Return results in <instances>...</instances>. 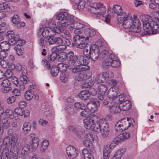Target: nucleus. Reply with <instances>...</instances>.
Instances as JSON below:
<instances>
[{
    "mask_svg": "<svg viewBox=\"0 0 159 159\" xmlns=\"http://www.w3.org/2000/svg\"><path fill=\"white\" fill-rule=\"evenodd\" d=\"M148 16H142L140 17L143 24L144 31L142 33V36L149 34H155L159 32V25L158 24Z\"/></svg>",
    "mask_w": 159,
    "mask_h": 159,
    "instance_id": "f257e3e1",
    "label": "nucleus"
},
{
    "mask_svg": "<svg viewBox=\"0 0 159 159\" xmlns=\"http://www.w3.org/2000/svg\"><path fill=\"white\" fill-rule=\"evenodd\" d=\"M121 21H118L119 23H123V26L125 29H130L131 32L139 33L141 32L140 23L138 19L132 18L130 14L122 18Z\"/></svg>",
    "mask_w": 159,
    "mask_h": 159,
    "instance_id": "f03ea898",
    "label": "nucleus"
},
{
    "mask_svg": "<svg viewBox=\"0 0 159 159\" xmlns=\"http://www.w3.org/2000/svg\"><path fill=\"white\" fill-rule=\"evenodd\" d=\"M67 16L68 13L66 12H61L57 15L56 19L59 20L57 23V26L52 29V32L58 34L62 32L65 27L68 26L69 23L71 22L67 21Z\"/></svg>",
    "mask_w": 159,
    "mask_h": 159,
    "instance_id": "7ed1b4c3",
    "label": "nucleus"
},
{
    "mask_svg": "<svg viewBox=\"0 0 159 159\" xmlns=\"http://www.w3.org/2000/svg\"><path fill=\"white\" fill-rule=\"evenodd\" d=\"M107 12L108 15L105 19V22L107 24L110 23V17H112L116 15L118 21H120L122 18L126 16V14L123 11L121 7L117 4L114 5L112 9H108Z\"/></svg>",
    "mask_w": 159,
    "mask_h": 159,
    "instance_id": "20e7f679",
    "label": "nucleus"
},
{
    "mask_svg": "<svg viewBox=\"0 0 159 159\" xmlns=\"http://www.w3.org/2000/svg\"><path fill=\"white\" fill-rule=\"evenodd\" d=\"M17 138L12 136L11 141L10 145L11 147L9 151L8 148L5 147L3 150V154H5L8 159H17L18 149L16 148Z\"/></svg>",
    "mask_w": 159,
    "mask_h": 159,
    "instance_id": "39448f33",
    "label": "nucleus"
},
{
    "mask_svg": "<svg viewBox=\"0 0 159 159\" xmlns=\"http://www.w3.org/2000/svg\"><path fill=\"white\" fill-rule=\"evenodd\" d=\"M70 65H68V69H71L72 73H80V79L81 80H84L86 79V76L83 73H81V72L87 70L89 69V67L88 66H82L77 64V62L74 63H70Z\"/></svg>",
    "mask_w": 159,
    "mask_h": 159,
    "instance_id": "423d86ee",
    "label": "nucleus"
},
{
    "mask_svg": "<svg viewBox=\"0 0 159 159\" xmlns=\"http://www.w3.org/2000/svg\"><path fill=\"white\" fill-rule=\"evenodd\" d=\"M137 132V129L133 127L129 132H125L118 135L114 139L113 141L116 144H118L122 142L127 139L131 136L133 137H136Z\"/></svg>",
    "mask_w": 159,
    "mask_h": 159,
    "instance_id": "0eeeda50",
    "label": "nucleus"
},
{
    "mask_svg": "<svg viewBox=\"0 0 159 159\" xmlns=\"http://www.w3.org/2000/svg\"><path fill=\"white\" fill-rule=\"evenodd\" d=\"M7 37L9 39V42L12 45L16 44V47H20L25 44V42L24 40L20 39L18 35L14 34L13 31H8L7 32Z\"/></svg>",
    "mask_w": 159,
    "mask_h": 159,
    "instance_id": "6e6552de",
    "label": "nucleus"
},
{
    "mask_svg": "<svg viewBox=\"0 0 159 159\" xmlns=\"http://www.w3.org/2000/svg\"><path fill=\"white\" fill-rule=\"evenodd\" d=\"M88 10L91 13L101 15L106 11V8L103 4L96 2L90 4Z\"/></svg>",
    "mask_w": 159,
    "mask_h": 159,
    "instance_id": "1a4fd4ad",
    "label": "nucleus"
},
{
    "mask_svg": "<svg viewBox=\"0 0 159 159\" xmlns=\"http://www.w3.org/2000/svg\"><path fill=\"white\" fill-rule=\"evenodd\" d=\"M89 40V37L82 35H75L73 37L74 44L78 48L83 49L88 44L87 41Z\"/></svg>",
    "mask_w": 159,
    "mask_h": 159,
    "instance_id": "9d476101",
    "label": "nucleus"
},
{
    "mask_svg": "<svg viewBox=\"0 0 159 159\" xmlns=\"http://www.w3.org/2000/svg\"><path fill=\"white\" fill-rule=\"evenodd\" d=\"M67 21H71L69 23L68 25H70L69 29L70 31H72L75 29H81L85 27V25L83 22H75L74 17L72 15L68 14L67 16Z\"/></svg>",
    "mask_w": 159,
    "mask_h": 159,
    "instance_id": "9b49d317",
    "label": "nucleus"
},
{
    "mask_svg": "<svg viewBox=\"0 0 159 159\" xmlns=\"http://www.w3.org/2000/svg\"><path fill=\"white\" fill-rule=\"evenodd\" d=\"M42 62L43 65L48 70H50V73L53 76H56L57 75L59 71L58 68L56 66H50V63L47 60L44 59L42 60Z\"/></svg>",
    "mask_w": 159,
    "mask_h": 159,
    "instance_id": "f8f14e48",
    "label": "nucleus"
},
{
    "mask_svg": "<svg viewBox=\"0 0 159 159\" xmlns=\"http://www.w3.org/2000/svg\"><path fill=\"white\" fill-rule=\"evenodd\" d=\"M99 50L98 46L97 45H94L92 47L91 51L90 52V54L88 56V58L89 59H91L93 61L97 60L99 56Z\"/></svg>",
    "mask_w": 159,
    "mask_h": 159,
    "instance_id": "ddd939ff",
    "label": "nucleus"
},
{
    "mask_svg": "<svg viewBox=\"0 0 159 159\" xmlns=\"http://www.w3.org/2000/svg\"><path fill=\"white\" fill-rule=\"evenodd\" d=\"M66 153L68 157L72 159L75 158L78 155V150L72 146H69L67 147Z\"/></svg>",
    "mask_w": 159,
    "mask_h": 159,
    "instance_id": "4468645a",
    "label": "nucleus"
},
{
    "mask_svg": "<svg viewBox=\"0 0 159 159\" xmlns=\"http://www.w3.org/2000/svg\"><path fill=\"white\" fill-rule=\"evenodd\" d=\"M98 117L96 115L93 114H90L87 118L84 119L83 123L84 125L95 123H98L99 121Z\"/></svg>",
    "mask_w": 159,
    "mask_h": 159,
    "instance_id": "2eb2a0df",
    "label": "nucleus"
},
{
    "mask_svg": "<svg viewBox=\"0 0 159 159\" xmlns=\"http://www.w3.org/2000/svg\"><path fill=\"white\" fill-rule=\"evenodd\" d=\"M48 41L49 45H50L62 44L63 43V39L61 38L60 37L53 36L52 35L49 37Z\"/></svg>",
    "mask_w": 159,
    "mask_h": 159,
    "instance_id": "dca6fc26",
    "label": "nucleus"
},
{
    "mask_svg": "<svg viewBox=\"0 0 159 159\" xmlns=\"http://www.w3.org/2000/svg\"><path fill=\"white\" fill-rule=\"evenodd\" d=\"M99 105L98 101H90L87 104V107L92 112H94L97 110Z\"/></svg>",
    "mask_w": 159,
    "mask_h": 159,
    "instance_id": "f3484780",
    "label": "nucleus"
},
{
    "mask_svg": "<svg viewBox=\"0 0 159 159\" xmlns=\"http://www.w3.org/2000/svg\"><path fill=\"white\" fill-rule=\"evenodd\" d=\"M66 59L68 62V65H70V63H74L78 60V57L76 55H74V53L72 51H70L66 54Z\"/></svg>",
    "mask_w": 159,
    "mask_h": 159,
    "instance_id": "a211bd4d",
    "label": "nucleus"
},
{
    "mask_svg": "<svg viewBox=\"0 0 159 159\" xmlns=\"http://www.w3.org/2000/svg\"><path fill=\"white\" fill-rule=\"evenodd\" d=\"M77 64L82 66H87L89 63V59L84 55H80L78 57V60L75 61Z\"/></svg>",
    "mask_w": 159,
    "mask_h": 159,
    "instance_id": "6ab92c4d",
    "label": "nucleus"
},
{
    "mask_svg": "<svg viewBox=\"0 0 159 159\" xmlns=\"http://www.w3.org/2000/svg\"><path fill=\"white\" fill-rule=\"evenodd\" d=\"M84 127L87 129L96 132H99L100 131V128L99 126V123L90 124L87 125H84Z\"/></svg>",
    "mask_w": 159,
    "mask_h": 159,
    "instance_id": "aec40b11",
    "label": "nucleus"
},
{
    "mask_svg": "<svg viewBox=\"0 0 159 159\" xmlns=\"http://www.w3.org/2000/svg\"><path fill=\"white\" fill-rule=\"evenodd\" d=\"M119 106L121 111H126L130 109L131 103L129 101L126 100L120 103Z\"/></svg>",
    "mask_w": 159,
    "mask_h": 159,
    "instance_id": "412c9836",
    "label": "nucleus"
},
{
    "mask_svg": "<svg viewBox=\"0 0 159 159\" xmlns=\"http://www.w3.org/2000/svg\"><path fill=\"white\" fill-rule=\"evenodd\" d=\"M119 121L121 123L123 129H124V130L128 129L129 127L131 128V126H133V124L130 123L128 118H124Z\"/></svg>",
    "mask_w": 159,
    "mask_h": 159,
    "instance_id": "4be33fe9",
    "label": "nucleus"
},
{
    "mask_svg": "<svg viewBox=\"0 0 159 159\" xmlns=\"http://www.w3.org/2000/svg\"><path fill=\"white\" fill-rule=\"evenodd\" d=\"M25 97L26 100L29 101L31 100L33 98L36 100L39 99V96L37 95L34 94L33 91H30L27 90L25 94Z\"/></svg>",
    "mask_w": 159,
    "mask_h": 159,
    "instance_id": "5701e85b",
    "label": "nucleus"
},
{
    "mask_svg": "<svg viewBox=\"0 0 159 159\" xmlns=\"http://www.w3.org/2000/svg\"><path fill=\"white\" fill-rule=\"evenodd\" d=\"M114 102V104L111 106L109 108V111L110 112L111 114H116L120 112V106L117 105Z\"/></svg>",
    "mask_w": 159,
    "mask_h": 159,
    "instance_id": "b1692460",
    "label": "nucleus"
},
{
    "mask_svg": "<svg viewBox=\"0 0 159 159\" xmlns=\"http://www.w3.org/2000/svg\"><path fill=\"white\" fill-rule=\"evenodd\" d=\"M78 96L82 100H85L89 97V93L88 90H85L80 92L78 94Z\"/></svg>",
    "mask_w": 159,
    "mask_h": 159,
    "instance_id": "393cba45",
    "label": "nucleus"
},
{
    "mask_svg": "<svg viewBox=\"0 0 159 159\" xmlns=\"http://www.w3.org/2000/svg\"><path fill=\"white\" fill-rule=\"evenodd\" d=\"M10 45H11L9 42V39H8V42L6 41L3 42L0 45V48L2 50L7 51L9 50Z\"/></svg>",
    "mask_w": 159,
    "mask_h": 159,
    "instance_id": "a878e982",
    "label": "nucleus"
},
{
    "mask_svg": "<svg viewBox=\"0 0 159 159\" xmlns=\"http://www.w3.org/2000/svg\"><path fill=\"white\" fill-rule=\"evenodd\" d=\"M52 32L51 29L46 27L43 29L42 34L44 37H49L52 35L51 34Z\"/></svg>",
    "mask_w": 159,
    "mask_h": 159,
    "instance_id": "bb28decb",
    "label": "nucleus"
},
{
    "mask_svg": "<svg viewBox=\"0 0 159 159\" xmlns=\"http://www.w3.org/2000/svg\"><path fill=\"white\" fill-rule=\"evenodd\" d=\"M67 129L76 134L78 137L80 138L81 137L82 134V132L78 130L77 128L74 126L69 125L67 128Z\"/></svg>",
    "mask_w": 159,
    "mask_h": 159,
    "instance_id": "cd10ccee",
    "label": "nucleus"
},
{
    "mask_svg": "<svg viewBox=\"0 0 159 159\" xmlns=\"http://www.w3.org/2000/svg\"><path fill=\"white\" fill-rule=\"evenodd\" d=\"M82 152L84 159H94L93 155L87 149H83Z\"/></svg>",
    "mask_w": 159,
    "mask_h": 159,
    "instance_id": "c85d7f7f",
    "label": "nucleus"
},
{
    "mask_svg": "<svg viewBox=\"0 0 159 159\" xmlns=\"http://www.w3.org/2000/svg\"><path fill=\"white\" fill-rule=\"evenodd\" d=\"M102 136L103 138H105L109 134V126H106L103 128H100V131Z\"/></svg>",
    "mask_w": 159,
    "mask_h": 159,
    "instance_id": "c756f323",
    "label": "nucleus"
},
{
    "mask_svg": "<svg viewBox=\"0 0 159 159\" xmlns=\"http://www.w3.org/2000/svg\"><path fill=\"white\" fill-rule=\"evenodd\" d=\"M39 140L38 138H34L30 141V144L32 148L36 149L39 146Z\"/></svg>",
    "mask_w": 159,
    "mask_h": 159,
    "instance_id": "7c9ffc66",
    "label": "nucleus"
},
{
    "mask_svg": "<svg viewBox=\"0 0 159 159\" xmlns=\"http://www.w3.org/2000/svg\"><path fill=\"white\" fill-rule=\"evenodd\" d=\"M84 32L86 35V37H92L94 36L96 34V31L90 28H86L85 29Z\"/></svg>",
    "mask_w": 159,
    "mask_h": 159,
    "instance_id": "2f4dec72",
    "label": "nucleus"
},
{
    "mask_svg": "<svg viewBox=\"0 0 159 159\" xmlns=\"http://www.w3.org/2000/svg\"><path fill=\"white\" fill-rule=\"evenodd\" d=\"M57 67L58 68V70L64 73L66 71L67 68H68V64H65L63 63H59L58 64Z\"/></svg>",
    "mask_w": 159,
    "mask_h": 159,
    "instance_id": "473e14b6",
    "label": "nucleus"
},
{
    "mask_svg": "<svg viewBox=\"0 0 159 159\" xmlns=\"http://www.w3.org/2000/svg\"><path fill=\"white\" fill-rule=\"evenodd\" d=\"M117 93L115 90L113 88H110L108 91L107 93V96L110 98H114L116 97Z\"/></svg>",
    "mask_w": 159,
    "mask_h": 159,
    "instance_id": "72a5a7b5",
    "label": "nucleus"
},
{
    "mask_svg": "<svg viewBox=\"0 0 159 159\" xmlns=\"http://www.w3.org/2000/svg\"><path fill=\"white\" fill-rule=\"evenodd\" d=\"M2 124L0 125L2 126L3 129H7L10 125V122L7 118H4L2 120Z\"/></svg>",
    "mask_w": 159,
    "mask_h": 159,
    "instance_id": "f704fd0d",
    "label": "nucleus"
},
{
    "mask_svg": "<svg viewBox=\"0 0 159 159\" xmlns=\"http://www.w3.org/2000/svg\"><path fill=\"white\" fill-rule=\"evenodd\" d=\"M125 99V97L124 94H120V95L116 96L115 98V99H114L113 101L115 102V103H116V104H119L120 105V103L123 102Z\"/></svg>",
    "mask_w": 159,
    "mask_h": 159,
    "instance_id": "c9c22d12",
    "label": "nucleus"
},
{
    "mask_svg": "<svg viewBox=\"0 0 159 159\" xmlns=\"http://www.w3.org/2000/svg\"><path fill=\"white\" fill-rule=\"evenodd\" d=\"M98 88L99 92L104 94H105L108 89L107 85L103 84H99L98 86Z\"/></svg>",
    "mask_w": 159,
    "mask_h": 159,
    "instance_id": "e433bc0d",
    "label": "nucleus"
},
{
    "mask_svg": "<svg viewBox=\"0 0 159 159\" xmlns=\"http://www.w3.org/2000/svg\"><path fill=\"white\" fill-rule=\"evenodd\" d=\"M93 47V46H92L91 45L88 44L86 46L85 48H84V49L83 51V53L87 57H88V56L89 55L90 53H90V52L91 51L92 47Z\"/></svg>",
    "mask_w": 159,
    "mask_h": 159,
    "instance_id": "4c0bfd02",
    "label": "nucleus"
},
{
    "mask_svg": "<svg viewBox=\"0 0 159 159\" xmlns=\"http://www.w3.org/2000/svg\"><path fill=\"white\" fill-rule=\"evenodd\" d=\"M4 115L7 117L12 119L14 117V114L12 111L10 109H7L4 112Z\"/></svg>",
    "mask_w": 159,
    "mask_h": 159,
    "instance_id": "58836bf2",
    "label": "nucleus"
},
{
    "mask_svg": "<svg viewBox=\"0 0 159 159\" xmlns=\"http://www.w3.org/2000/svg\"><path fill=\"white\" fill-rule=\"evenodd\" d=\"M27 122L25 123L23 126L22 130L24 132L27 134L30 130L31 125Z\"/></svg>",
    "mask_w": 159,
    "mask_h": 159,
    "instance_id": "ea45409f",
    "label": "nucleus"
},
{
    "mask_svg": "<svg viewBox=\"0 0 159 159\" xmlns=\"http://www.w3.org/2000/svg\"><path fill=\"white\" fill-rule=\"evenodd\" d=\"M101 74H102L105 80H106L107 78L112 77L114 75L113 72L110 71L103 72L101 73Z\"/></svg>",
    "mask_w": 159,
    "mask_h": 159,
    "instance_id": "a19ab883",
    "label": "nucleus"
},
{
    "mask_svg": "<svg viewBox=\"0 0 159 159\" xmlns=\"http://www.w3.org/2000/svg\"><path fill=\"white\" fill-rule=\"evenodd\" d=\"M68 79V75L64 73H62L60 75V80L63 83H66L67 82Z\"/></svg>",
    "mask_w": 159,
    "mask_h": 159,
    "instance_id": "79ce46f5",
    "label": "nucleus"
},
{
    "mask_svg": "<svg viewBox=\"0 0 159 159\" xmlns=\"http://www.w3.org/2000/svg\"><path fill=\"white\" fill-rule=\"evenodd\" d=\"M111 66L114 68H117L119 67L121 65V63L118 58L116 60L113 61H111Z\"/></svg>",
    "mask_w": 159,
    "mask_h": 159,
    "instance_id": "37998d69",
    "label": "nucleus"
},
{
    "mask_svg": "<svg viewBox=\"0 0 159 159\" xmlns=\"http://www.w3.org/2000/svg\"><path fill=\"white\" fill-rule=\"evenodd\" d=\"M57 56V53L55 52H52L50 55L48 56V61H53L56 59Z\"/></svg>",
    "mask_w": 159,
    "mask_h": 159,
    "instance_id": "c03bdc74",
    "label": "nucleus"
},
{
    "mask_svg": "<svg viewBox=\"0 0 159 159\" xmlns=\"http://www.w3.org/2000/svg\"><path fill=\"white\" fill-rule=\"evenodd\" d=\"M49 143L48 140H44L42 143L41 150L42 151H44L48 148L49 145Z\"/></svg>",
    "mask_w": 159,
    "mask_h": 159,
    "instance_id": "a18cd8bd",
    "label": "nucleus"
},
{
    "mask_svg": "<svg viewBox=\"0 0 159 159\" xmlns=\"http://www.w3.org/2000/svg\"><path fill=\"white\" fill-rule=\"evenodd\" d=\"M57 44L58 45L55 48V50L58 52L63 51L66 48V47L65 45H62V44Z\"/></svg>",
    "mask_w": 159,
    "mask_h": 159,
    "instance_id": "49530a36",
    "label": "nucleus"
},
{
    "mask_svg": "<svg viewBox=\"0 0 159 159\" xmlns=\"http://www.w3.org/2000/svg\"><path fill=\"white\" fill-rule=\"evenodd\" d=\"M11 19L12 22L16 25H18L20 22V19L17 15H14Z\"/></svg>",
    "mask_w": 159,
    "mask_h": 159,
    "instance_id": "de8ad7c7",
    "label": "nucleus"
},
{
    "mask_svg": "<svg viewBox=\"0 0 159 159\" xmlns=\"http://www.w3.org/2000/svg\"><path fill=\"white\" fill-rule=\"evenodd\" d=\"M16 54L18 56L22 55L24 52V48L20 47H15L14 48Z\"/></svg>",
    "mask_w": 159,
    "mask_h": 159,
    "instance_id": "09e8293b",
    "label": "nucleus"
},
{
    "mask_svg": "<svg viewBox=\"0 0 159 159\" xmlns=\"http://www.w3.org/2000/svg\"><path fill=\"white\" fill-rule=\"evenodd\" d=\"M115 128L116 131L118 132H122L124 130V129H123L119 121L116 123Z\"/></svg>",
    "mask_w": 159,
    "mask_h": 159,
    "instance_id": "8fccbe9b",
    "label": "nucleus"
},
{
    "mask_svg": "<svg viewBox=\"0 0 159 159\" xmlns=\"http://www.w3.org/2000/svg\"><path fill=\"white\" fill-rule=\"evenodd\" d=\"M98 123L100 127L101 128L104 127L105 126H109V125L107 123V121L105 120H100L99 121Z\"/></svg>",
    "mask_w": 159,
    "mask_h": 159,
    "instance_id": "3c124183",
    "label": "nucleus"
},
{
    "mask_svg": "<svg viewBox=\"0 0 159 159\" xmlns=\"http://www.w3.org/2000/svg\"><path fill=\"white\" fill-rule=\"evenodd\" d=\"M84 144L86 147L91 150L92 148V145L91 141L88 140H85L84 141Z\"/></svg>",
    "mask_w": 159,
    "mask_h": 159,
    "instance_id": "603ef678",
    "label": "nucleus"
},
{
    "mask_svg": "<svg viewBox=\"0 0 159 159\" xmlns=\"http://www.w3.org/2000/svg\"><path fill=\"white\" fill-rule=\"evenodd\" d=\"M4 77H5L7 79H10L12 77V73L10 69H7L5 72H4Z\"/></svg>",
    "mask_w": 159,
    "mask_h": 159,
    "instance_id": "864d4df0",
    "label": "nucleus"
},
{
    "mask_svg": "<svg viewBox=\"0 0 159 159\" xmlns=\"http://www.w3.org/2000/svg\"><path fill=\"white\" fill-rule=\"evenodd\" d=\"M1 64L3 68H7L10 67L11 63L5 60H2L1 61Z\"/></svg>",
    "mask_w": 159,
    "mask_h": 159,
    "instance_id": "5fc2aeb1",
    "label": "nucleus"
},
{
    "mask_svg": "<svg viewBox=\"0 0 159 159\" xmlns=\"http://www.w3.org/2000/svg\"><path fill=\"white\" fill-rule=\"evenodd\" d=\"M78 5V9L79 10H82L85 7V2L83 0L80 1V2L77 4Z\"/></svg>",
    "mask_w": 159,
    "mask_h": 159,
    "instance_id": "6e6d98bb",
    "label": "nucleus"
},
{
    "mask_svg": "<svg viewBox=\"0 0 159 159\" xmlns=\"http://www.w3.org/2000/svg\"><path fill=\"white\" fill-rule=\"evenodd\" d=\"M20 79V82L22 83H23L25 84H26L27 83L28 81H29V80H28V78L25 75H23L22 76H21Z\"/></svg>",
    "mask_w": 159,
    "mask_h": 159,
    "instance_id": "4d7b16f0",
    "label": "nucleus"
},
{
    "mask_svg": "<svg viewBox=\"0 0 159 159\" xmlns=\"http://www.w3.org/2000/svg\"><path fill=\"white\" fill-rule=\"evenodd\" d=\"M109 54V53L108 51L104 50L100 53V55L103 58H107L108 57Z\"/></svg>",
    "mask_w": 159,
    "mask_h": 159,
    "instance_id": "13d9d810",
    "label": "nucleus"
},
{
    "mask_svg": "<svg viewBox=\"0 0 159 159\" xmlns=\"http://www.w3.org/2000/svg\"><path fill=\"white\" fill-rule=\"evenodd\" d=\"M111 61L109 59L107 58H106L102 63V65L103 66H111Z\"/></svg>",
    "mask_w": 159,
    "mask_h": 159,
    "instance_id": "bf43d9fd",
    "label": "nucleus"
},
{
    "mask_svg": "<svg viewBox=\"0 0 159 159\" xmlns=\"http://www.w3.org/2000/svg\"><path fill=\"white\" fill-rule=\"evenodd\" d=\"M12 83L16 86H18L19 81L17 78L15 76L12 77L10 79Z\"/></svg>",
    "mask_w": 159,
    "mask_h": 159,
    "instance_id": "052dcab7",
    "label": "nucleus"
},
{
    "mask_svg": "<svg viewBox=\"0 0 159 159\" xmlns=\"http://www.w3.org/2000/svg\"><path fill=\"white\" fill-rule=\"evenodd\" d=\"M97 80L98 83H101L103 82L105 80L102 74L100 73L98 75Z\"/></svg>",
    "mask_w": 159,
    "mask_h": 159,
    "instance_id": "680f3d73",
    "label": "nucleus"
},
{
    "mask_svg": "<svg viewBox=\"0 0 159 159\" xmlns=\"http://www.w3.org/2000/svg\"><path fill=\"white\" fill-rule=\"evenodd\" d=\"M103 103L104 105L107 106L109 108L111 106H112V105L114 104V102L109 101L108 99H106L104 100Z\"/></svg>",
    "mask_w": 159,
    "mask_h": 159,
    "instance_id": "e2e57ef3",
    "label": "nucleus"
},
{
    "mask_svg": "<svg viewBox=\"0 0 159 159\" xmlns=\"http://www.w3.org/2000/svg\"><path fill=\"white\" fill-rule=\"evenodd\" d=\"M23 111L21 108H17L14 110L16 114L20 116L23 115Z\"/></svg>",
    "mask_w": 159,
    "mask_h": 159,
    "instance_id": "0e129e2a",
    "label": "nucleus"
},
{
    "mask_svg": "<svg viewBox=\"0 0 159 159\" xmlns=\"http://www.w3.org/2000/svg\"><path fill=\"white\" fill-rule=\"evenodd\" d=\"M80 113L82 116L84 117H87V118L88 117V116H89L90 115L89 111L85 110L82 111Z\"/></svg>",
    "mask_w": 159,
    "mask_h": 159,
    "instance_id": "69168bd1",
    "label": "nucleus"
},
{
    "mask_svg": "<svg viewBox=\"0 0 159 159\" xmlns=\"http://www.w3.org/2000/svg\"><path fill=\"white\" fill-rule=\"evenodd\" d=\"M3 144L6 146H8L10 144V139L8 136L6 137L3 140Z\"/></svg>",
    "mask_w": 159,
    "mask_h": 159,
    "instance_id": "338daca9",
    "label": "nucleus"
},
{
    "mask_svg": "<svg viewBox=\"0 0 159 159\" xmlns=\"http://www.w3.org/2000/svg\"><path fill=\"white\" fill-rule=\"evenodd\" d=\"M30 151V146L29 145H26L24 146L22 150V152H24L25 154H27Z\"/></svg>",
    "mask_w": 159,
    "mask_h": 159,
    "instance_id": "774afa93",
    "label": "nucleus"
}]
</instances>
